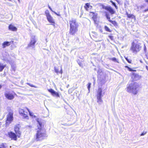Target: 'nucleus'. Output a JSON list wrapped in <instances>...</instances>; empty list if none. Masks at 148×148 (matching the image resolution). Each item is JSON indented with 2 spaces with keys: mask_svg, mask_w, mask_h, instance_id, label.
Segmentation results:
<instances>
[{
  "mask_svg": "<svg viewBox=\"0 0 148 148\" xmlns=\"http://www.w3.org/2000/svg\"><path fill=\"white\" fill-rule=\"evenodd\" d=\"M39 125L37 126V128L36 129V132L34 136L35 140L37 141H41L45 139L47 137L46 130L44 127L42 123L39 120H37Z\"/></svg>",
  "mask_w": 148,
  "mask_h": 148,
  "instance_id": "f257e3e1",
  "label": "nucleus"
},
{
  "mask_svg": "<svg viewBox=\"0 0 148 148\" xmlns=\"http://www.w3.org/2000/svg\"><path fill=\"white\" fill-rule=\"evenodd\" d=\"M20 126L19 124L16 125L14 128L15 133L13 132H8V137L11 139V140L16 141L17 138H20L21 136V132L20 130Z\"/></svg>",
  "mask_w": 148,
  "mask_h": 148,
  "instance_id": "f03ea898",
  "label": "nucleus"
},
{
  "mask_svg": "<svg viewBox=\"0 0 148 148\" xmlns=\"http://www.w3.org/2000/svg\"><path fill=\"white\" fill-rule=\"evenodd\" d=\"M70 29L69 33L71 35H74L78 31L79 24L75 19L72 18L69 21Z\"/></svg>",
  "mask_w": 148,
  "mask_h": 148,
  "instance_id": "7ed1b4c3",
  "label": "nucleus"
},
{
  "mask_svg": "<svg viewBox=\"0 0 148 148\" xmlns=\"http://www.w3.org/2000/svg\"><path fill=\"white\" fill-rule=\"evenodd\" d=\"M138 85L137 83L134 82L129 84L126 89L127 91L130 93H132L134 95L136 94L138 92Z\"/></svg>",
  "mask_w": 148,
  "mask_h": 148,
  "instance_id": "20e7f679",
  "label": "nucleus"
},
{
  "mask_svg": "<svg viewBox=\"0 0 148 148\" xmlns=\"http://www.w3.org/2000/svg\"><path fill=\"white\" fill-rule=\"evenodd\" d=\"M140 45V43H136L134 42H132L130 48V50L133 53H137L141 49L142 47Z\"/></svg>",
  "mask_w": 148,
  "mask_h": 148,
  "instance_id": "39448f33",
  "label": "nucleus"
},
{
  "mask_svg": "<svg viewBox=\"0 0 148 148\" xmlns=\"http://www.w3.org/2000/svg\"><path fill=\"white\" fill-rule=\"evenodd\" d=\"M45 13L48 21L51 23V25L53 26L54 27H55L56 23L50 14L49 11L48 10H46L45 12Z\"/></svg>",
  "mask_w": 148,
  "mask_h": 148,
  "instance_id": "423d86ee",
  "label": "nucleus"
},
{
  "mask_svg": "<svg viewBox=\"0 0 148 148\" xmlns=\"http://www.w3.org/2000/svg\"><path fill=\"white\" fill-rule=\"evenodd\" d=\"M102 89L101 87L99 88L97 91V94L96 95V97L97 99V102L99 103H102L103 101L102 99Z\"/></svg>",
  "mask_w": 148,
  "mask_h": 148,
  "instance_id": "0eeeda50",
  "label": "nucleus"
},
{
  "mask_svg": "<svg viewBox=\"0 0 148 148\" xmlns=\"http://www.w3.org/2000/svg\"><path fill=\"white\" fill-rule=\"evenodd\" d=\"M13 113L12 111L8 113L6 120L5 124L6 125H8L13 121Z\"/></svg>",
  "mask_w": 148,
  "mask_h": 148,
  "instance_id": "6e6552de",
  "label": "nucleus"
},
{
  "mask_svg": "<svg viewBox=\"0 0 148 148\" xmlns=\"http://www.w3.org/2000/svg\"><path fill=\"white\" fill-rule=\"evenodd\" d=\"M104 13H105V16L108 21L112 23L115 27H118V24L117 22L115 21H112L110 19V17L108 13L106 12H105Z\"/></svg>",
  "mask_w": 148,
  "mask_h": 148,
  "instance_id": "1a4fd4ad",
  "label": "nucleus"
},
{
  "mask_svg": "<svg viewBox=\"0 0 148 148\" xmlns=\"http://www.w3.org/2000/svg\"><path fill=\"white\" fill-rule=\"evenodd\" d=\"M101 6L103 9L108 11L111 14H114L115 12V11L111 7L108 6H105L102 5Z\"/></svg>",
  "mask_w": 148,
  "mask_h": 148,
  "instance_id": "9d476101",
  "label": "nucleus"
},
{
  "mask_svg": "<svg viewBox=\"0 0 148 148\" xmlns=\"http://www.w3.org/2000/svg\"><path fill=\"white\" fill-rule=\"evenodd\" d=\"M5 97L8 99L9 100H12L14 98V95L9 92H5L4 94Z\"/></svg>",
  "mask_w": 148,
  "mask_h": 148,
  "instance_id": "9b49d317",
  "label": "nucleus"
},
{
  "mask_svg": "<svg viewBox=\"0 0 148 148\" xmlns=\"http://www.w3.org/2000/svg\"><path fill=\"white\" fill-rule=\"evenodd\" d=\"M20 114L23 116V118L25 119H29V116L28 115V113L27 112H26V114H25V111L23 109H21L19 110Z\"/></svg>",
  "mask_w": 148,
  "mask_h": 148,
  "instance_id": "f8f14e48",
  "label": "nucleus"
},
{
  "mask_svg": "<svg viewBox=\"0 0 148 148\" xmlns=\"http://www.w3.org/2000/svg\"><path fill=\"white\" fill-rule=\"evenodd\" d=\"M48 91L50 92L51 95L53 96L57 97H59L60 95L58 92L55 91L53 89L51 88L48 89Z\"/></svg>",
  "mask_w": 148,
  "mask_h": 148,
  "instance_id": "ddd939ff",
  "label": "nucleus"
},
{
  "mask_svg": "<svg viewBox=\"0 0 148 148\" xmlns=\"http://www.w3.org/2000/svg\"><path fill=\"white\" fill-rule=\"evenodd\" d=\"M125 15H126L127 18L133 19L134 21L136 20L135 16L133 14H129L127 12H126Z\"/></svg>",
  "mask_w": 148,
  "mask_h": 148,
  "instance_id": "4468645a",
  "label": "nucleus"
},
{
  "mask_svg": "<svg viewBox=\"0 0 148 148\" xmlns=\"http://www.w3.org/2000/svg\"><path fill=\"white\" fill-rule=\"evenodd\" d=\"M10 43L13 44L14 43V41L12 40L10 42L8 41H5L2 44L3 48H4L6 47L9 46Z\"/></svg>",
  "mask_w": 148,
  "mask_h": 148,
  "instance_id": "2eb2a0df",
  "label": "nucleus"
},
{
  "mask_svg": "<svg viewBox=\"0 0 148 148\" xmlns=\"http://www.w3.org/2000/svg\"><path fill=\"white\" fill-rule=\"evenodd\" d=\"M36 42V39L35 38H33L31 40L30 43L28 44V47H34Z\"/></svg>",
  "mask_w": 148,
  "mask_h": 148,
  "instance_id": "dca6fc26",
  "label": "nucleus"
},
{
  "mask_svg": "<svg viewBox=\"0 0 148 148\" xmlns=\"http://www.w3.org/2000/svg\"><path fill=\"white\" fill-rule=\"evenodd\" d=\"M55 71L58 74L60 73L61 75L62 73V67L61 66L60 67V69L59 70V67H55L54 68Z\"/></svg>",
  "mask_w": 148,
  "mask_h": 148,
  "instance_id": "f3484780",
  "label": "nucleus"
},
{
  "mask_svg": "<svg viewBox=\"0 0 148 148\" xmlns=\"http://www.w3.org/2000/svg\"><path fill=\"white\" fill-rule=\"evenodd\" d=\"M90 14H92V18L94 20L95 22L97 21V14L93 12H90Z\"/></svg>",
  "mask_w": 148,
  "mask_h": 148,
  "instance_id": "a211bd4d",
  "label": "nucleus"
},
{
  "mask_svg": "<svg viewBox=\"0 0 148 148\" xmlns=\"http://www.w3.org/2000/svg\"><path fill=\"white\" fill-rule=\"evenodd\" d=\"M84 7L85 10L86 11H88L89 8L91 9L92 7V5H90V3H85Z\"/></svg>",
  "mask_w": 148,
  "mask_h": 148,
  "instance_id": "6ab92c4d",
  "label": "nucleus"
},
{
  "mask_svg": "<svg viewBox=\"0 0 148 148\" xmlns=\"http://www.w3.org/2000/svg\"><path fill=\"white\" fill-rule=\"evenodd\" d=\"M9 29L13 31H16L17 30V28L11 24H10L8 26Z\"/></svg>",
  "mask_w": 148,
  "mask_h": 148,
  "instance_id": "aec40b11",
  "label": "nucleus"
},
{
  "mask_svg": "<svg viewBox=\"0 0 148 148\" xmlns=\"http://www.w3.org/2000/svg\"><path fill=\"white\" fill-rule=\"evenodd\" d=\"M6 66V65L5 64H3L0 62V72L2 71Z\"/></svg>",
  "mask_w": 148,
  "mask_h": 148,
  "instance_id": "412c9836",
  "label": "nucleus"
},
{
  "mask_svg": "<svg viewBox=\"0 0 148 148\" xmlns=\"http://www.w3.org/2000/svg\"><path fill=\"white\" fill-rule=\"evenodd\" d=\"M78 64L80 66L83 67L84 66L83 61L82 60H78L77 61Z\"/></svg>",
  "mask_w": 148,
  "mask_h": 148,
  "instance_id": "4be33fe9",
  "label": "nucleus"
},
{
  "mask_svg": "<svg viewBox=\"0 0 148 148\" xmlns=\"http://www.w3.org/2000/svg\"><path fill=\"white\" fill-rule=\"evenodd\" d=\"M104 29L106 31L111 32L112 30H111L107 26H105L104 27Z\"/></svg>",
  "mask_w": 148,
  "mask_h": 148,
  "instance_id": "5701e85b",
  "label": "nucleus"
},
{
  "mask_svg": "<svg viewBox=\"0 0 148 148\" xmlns=\"http://www.w3.org/2000/svg\"><path fill=\"white\" fill-rule=\"evenodd\" d=\"M110 60L114 62H116L118 63H119L118 60L115 58L114 57L111 58L110 59Z\"/></svg>",
  "mask_w": 148,
  "mask_h": 148,
  "instance_id": "b1692460",
  "label": "nucleus"
},
{
  "mask_svg": "<svg viewBox=\"0 0 148 148\" xmlns=\"http://www.w3.org/2000/svg\"><path fill=\"white\" fill-rule=\"evenodd\" d=\"M110 2H111L112 3V5L115 7V8L116 9H118V7L116 5L115 3L113 2V1H110Z\"/></svg>",
  "mask_w": 148,
  "mask_h": 148,
  "instance_id": "393cba45",
  "label": "nucleus"
},
{
  "mask_svg": "<svg viewBox=\"0 0 148 148\" xmlns=\"http://www.w3.org/2000/svg\"><path fill=\"white\" fill-rule=\"evenodd\" d=\"M108 37L112 40H114V37L112 35V34H111L110 35L108 36Z\"/></svg>",
  "mask_w": 148,
  "mask_h": 148,
  "instance_id": "a878e982",
  "label": "nucleus"
},
{
  "mask_svg": "<svg viewBox=\"0 0 148 148\" xmlns=\"http://www.w3.org/2000/svg\"><path fill=\"white\" fill-rule=\"evenodd\" d=\"M26 108L28 111V112H29V115L31 116H33V113L30 112L29 109H28L27 108Z\"/></svg>",
  "mask_w": 148,
  "mask_h": 148,
  "instance_id": "bb28decb",
  "label": "nucleus"
},
{
  "mask_svg": "<svg viewBox=\"0 0 148 148\" xmlns=\"http://www.w3.org/2000/svg\"><path fill=\"white\" fill-rule=\"evenodd\" d=\"M5 144H6L5 143H2L1 145L0 148H6V147L5 145Z\"/></svg>",
  "mask_w": 148,
  "mask_h": 148,
  "instance_id": "cd10ccee",
  "label": "nucleus"
},
{
  "mask_svg": "<svg viewBox=\"0 0 148 148\" xmlns=\"http://www.w3.org/2000/svg\"><path fill=\"white\" fill-rule=\"evenodd\" d=\"M125 58L129 63H132V61L131 59H128L127 58Z\"/></svg>",
  "mask_w": 148,
  "mask_h": 148,
  "instance_id": "c85d7f7f",
  "label": "nucleus"
},
{
  "mask_svg": "<svg viewBox=\"0 0 148 148\" xmlns=\"http://www.w3.org/2000/svg\"><path fill=\"white\" fill-rule=\"evenodd\" d=\"M125 68H127L129 71H133L132 69L127 66H125Z\"/></svg>",
  "mask_w": 148,
  "mask_h": 148,
  "instance_id": "c756f323",
  "label": "nucleus"
},
{
  "mask_svg": "<svg viewBox=\"0 0 148 148\" xmlns=\"http://www.w3.org/2000/svg\"><path fill=\"white\" fill-rule=\"evenodd\" d=\"M27 84L30 87H34L35 88H37V87L36 86H35L31 84L30 83H27Z\"/></svg>",
  "mask_w": 148,
  "mask_h": 148,
  "instance_id": "7c9ffc66",
  "label": "nucleus"
},
{
  "mask_svg": "<svg viewBox=\"0 0 148 148\" xmlns=\"http://www.w3.org/2000/svg\"><path fill=\"white\" fill-rule=\"evenodd\" d=\"M91 85V84L90 83H88V86H87V88L88 89V90H89L90 88V86Z\"/></svg>",
  "mask_w": 148,
  "mask_h": 148,
  "instance_id": "2f4dec72",
  "label": "nucleus"
},
{
  "mask_svg": "<svg viewBox=\"0 0 148 148\" xmlns=\"http://www.w3.org/2000/svg\"><path fill=\"white\" fill-rule=\"evenodd\" d=\"M147 133V132L145 131L143 132L142 133L140 134V136H143L145 135Z\"/></svg>",
  "mask_w": 148,
  "mask_h": 148,
  "instance_id": "473e14b6",
  "label": "nucleus"
},
{
  "mask_svg": "<svg viewBox=\"0 0 148 148\" xmlns=\"http://www.w3.org/2000/svg\"><path fill=\"white\" fill-rule=\"evenodd\" d=\"M145 1L146 2L148 3V0H145ZM148 11V8L147 9L145 10V11Z\"/></svg>",
  "mask_w": 148,
  "mask_h": 148,
  "instance_id": "72a5a7b5",
  "label": "nucleus"
},
{
  "mask_svg": "<svg viewBox=\"0 0 148 148\" xmlns=\"http://www.w3.org/2000/svg\"><path fill=\"white\" fill-rule=\"evenodd\" d=\"M48 8H49V9H50V10L51 11H52V9L51 8V7H50L49 5H48Z\"/></svg>",
  "mask_w": 148,
  "mask_h": 148,
  "instance_id": "f704fd0d",
  "label": "nucleus"
},
{
  "mask_svg": "<svg viewBox=\"0 0 148 148\" xmlns=\"http://www.w3.org/2000/svg\"><path fill=\"white\" fill-rule=\"evenodd\" d=\"M146 49V47L145 45H144V50H145Z\"/></svg>",
  "mask_w": 148,
  "mask_h": 148,
  "instance_id": "c9c22d12",
  "label": "nucleus"
},
{
  "mask_svg": "<svg viewBox=\"0 0 148 148\" xmlns=\"http://www.w3.org/2000/svg\"><path fill=\"white\" fill-rule=\"evenodd\" d=\"M93 34H94L96 36H97V34L95 33V32H94V33H93Z\"/></svg>",
  "mask_w": 148,
  "mask_h": 148,
  "instance_id": "e433bc0d",
  "label": "nucleus"
},
{
  "mask_svg": "<svg viewBox=\"0 0 148 148\" xmlns=\"http://www.w3.org/2000/svg\"><path fill=\"white\" fill-rule=\"evenodd\" d=\"M2 86L0 84V89L2 88Z\"/></svg>",
  "mask_w": 148,
  "mask_h": 148,
  "instance_id": "4c0bfd02",
  "label": "nucleus"
},
{
  "mask_svg": "<svg viewBox=\"0 0 148 148\" xmlns=\"http://www.w3.org/2000/svg\"><path fill=\"white\" fill-rule=\"evenodd\" d=\"M146 68H147V69L148 71V66H147L146 67Z\"/></svg>",
  "mask_w": 148,
  "mask_h": 148,
  "instance_id": "58836bf2",
  "label": "nucleus"
},
{
  "mask_svg": "<svg viewBox=\"0 0 148 148\" xmlns=\"http://www.w3.org/2000/svg\"><path fill=\"white\" fill-rule=\"evenodd\" d=\"M26 112H25V114H26Z\"/></svg>",
  "mask_w": 148,
  "mask_h": 148,
  "instance_id": "ea45409f",
  "label": "nucleus"
},
{
  "mask_svg": "<svg viewBox=\"0 0 148 148\" xmlns=\"http://www.w3.org/2000/svg\"><path fill=\"white\" fill-rule=\"evenodd\" d=\"M19 2H20V0H18Z\"/></svg>",
  "mask_w": 148,
  "mask_h": 148,
  "instance_id": "a19ab883",
  "label": "nucleus"
},
{
  "mask_svg": "<svg viewBox=\"0 0 148 148\" xmlns=\"http://www.w3.org/2000/svg\"><path fill=\"white\" fill-rule=\"evenodd\" d=\"M1 123V122H0V123Z\"/></svg>",
  "mask_w": 148,
  "mask_h": 148,
  "instance_id": "79ce46f5",
  "label": "nucleus"
}]
</instances>
